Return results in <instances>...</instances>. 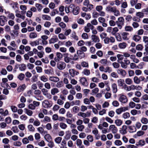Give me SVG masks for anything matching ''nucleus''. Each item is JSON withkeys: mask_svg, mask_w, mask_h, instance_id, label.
I'll use <instances>...</instances> for the list:
<instances>
[{"mask_svg": "<svg viewBox=\"0 0 148 148\" xmlns=\"http://www.w3.org/2000/svg\"><path fill=\"white\" fill-rule=\"evenodd\" d=\"M66 66V64L63 62L59 61L57 63V68L60 70H62L64 69Z\"/></svg>", "mask_w": 148, "mask_h": 148, "instance_id": "nucleus-1", "label": "nucleus"}, {"mask_svg": "<svg viewBox=\"0 0 148 148\" xmlns=\"http://www.w3.org/2000/svg\"><path fill=\"white\" fill-rule=\"evenodd\" d=\"M119 100L122 103H125L127 102L128 99L127 97L125 95L120 94L119 96Z\"/></svg>", "mask_w": 148, "mask_h": 148, "instance_id": "nucleus-2", "label": "nucleus"}, {"mask_svg": "<svg viewBox=\"0 0 148 148\" xmlns=\"http://www.w3.org/2000/svg\"><path fill=\"white\" fill-rule=\"evenodd\" d=\"M42 106L43 107L45 108H50L52 106V104L50 103L47 100H45L42 102Z\"/></svg>", "mask_w": 148, "mask_h": 148, "instance_id": "nucleus-3", "label": "nucleus"}, {"mask_svg": "<svg viewBox=\"0 0 148 148\" xmlns=\"http://www.w3.org/2000/svg\"><path fill=\"white\" fill-rule=\"evenodd\" d=\"M109 130L113 134L116 133L118 131L117 127L114 125H110L109 126Z\"/></svg>", "mask_w": 148, "mask_h": 148, "instance_id": "nucleus-4", "label": "nucleus"}, {"mask_svg": "<svg viewBox=\"0 0 148 148\" xmlns=\"http://www.w3.org/2000/svg\"><path fill=\"white\" fill-rule=\"evenodd\" d=\"M79 82L81 84L84 86L86 87L88 85L87 81L85 77H81L79 80Z\"/></svg>", "mask_w": 148, "mask_h": 148, "instance_id": "nucleus-5", "label": "nucleus"}, {"mask_svg": "<svg viewBox=\"0 0 148 148\" xmlns=\"http://www.w3.org/2000/svg\"><path fill=\"white\" fill-rule=\"evenodd\" d=\"M69 72L70 75L72 77H74L75 75H77L79 74L78 71H76L73 69H69Z\"/></svg>", "mask_w": 148, "mask_h": 148, "instance_id": "nucleus-6", "label": "nucleus"}, {"mask_svg": "<svg viewBox=\"0 0 148 148\" xmlns=\"http://www.w3.org/2000/svg\"><path fill=\"white\" fill-rule=\"evenodd\" d=\"M117 72L118 74L123 77H125L126 74V71L121 69H118L117 70Z\"/></svg>", "mask_w": 148, "mask_h": 148, "instance_id": "nucleus-7", "label": "nucleus"}, {"mask_svg": "<svg viewBox=\"0 0 148 148\" xmlns=\"http://www.w3.org/2000/svg\"><path fill=\"white\" fill-rule=\"evenodd\" d=\"M125 81L123 79H119L117 80V83L119 87H123L124 86V85L126 84L124 83Z\"/></svg>", "mask_w": 148, "mask_h": 148, "instance_id": "nucleus-8", "label": "nucleus"}, {"mask_svg": "<svg viewBox=\"0 0 148 148\" xmlns=\"http://www.w3.org/2000/svg\"><path fill=\"white\" fill-rule=\"evenodd\" d=\"M127 127L125 125H123L122 126L121 130H119V132L121 134H125L127 133Z\"/></svg>", "mask_w": 148, "mask_h": 148, "instance_id": "nucleus-9", "label": "nucleus"}, {"mask_svg": "<svg viewBox=\"0 0 148 148\" xmlns=\"http://www.w3.org/2000/svg\"><path fill=\"white\" fill-rule=\"evenodd\" d=\"M118 21H116L117 25L119 29H121L123 24L124 19H118Z\"/></svg>", "mask_w": 148, "mask_h": 148, "instance_id": "nucleus-10", "label": "nucleus"}, {"mask_svg": "<svg viewBox=\"0 0 148 148\" xmlns=\"http://www.w3.org/2000/svg\"><path fill=\"white\" fill-rule=\"evenodd\" d=\"M92 41L95 42H99L100 41L99 37L95 35H92L91 36Z\"/></svg>", "mask_w": 148, "mask_h": 148, "instance_id": "nucleus-11", "label": "nucleus"}, {"mask_svg": "<svg viewBox=\"0 0 148 148\" xmlns=\"http://www.w3.org/2000/svg\"><path fill=\"white\" fill-rule=\"evenodd\" d=\"M111 88L113 93H116L117 91V87L116 84L113 83L111 85Z\"/></svg>", "mask_w": 148, "mask_h": 148, "instance_id": "nucleus-12", "label": "nucleus"}, {"mask_svg": "<svg viewBox=\"0 0 148 148\" xmlns=\"http://www.w3.org/2000/svg\"><path fill=\"white\" fill-rule=\"evenodd\" d=\"M50 81L54 82H57L59 81V78L57 77L51 76L49 77Z\"/></svg>", "mask_w": 148, "mask_h": 148, "instance_id": "nucleus-13", "label": "nucleus"}, {"mask_svg": "<svg viewBox=\"0 0 148 148\" xmlns=\"http://www.w3.org/2000/svg\"><path fill=\"white\" fill-rule=\"evenodd\" d=\"M130 59L132 60L133 62L136 63H138L140 62L139 60L136 58L134 55H131Z\"/></svg>", "mask_w": 148, "mask_h": 148, "instance_id": "nucleus-14", "label": "nucleus"}, {"mask_svg": "<svg viewBox=\"0 0 148 148\" xmlns=\"http://www.w3.org/2000/svg\"><path fill=\"white\" fill-rule=\"evenodd\" d=\"M64 86V84L62 81H60L57 82L55 86L57 88H60L63 87Z\"/></svg>", "mask_w": 148, "mask_h": 148, "instance_id": "nucleus-15", "label": "nucleus"}, {"mask_svg": "<svg viewBox=\"0 0 148 148\" xmlns=\"http://www.w3.org/2000/svg\"><path fill=\"white\" fill-rule=\"evenodd\" d=\"M59 92L58 89L56 87H54L51 89V93L52 95H55L56 94Z\"/></svg>", "mask_w": 148, "mask_h": 148, "instance_id": "nucleus-16", "label": "nucleus"}, {"mask_svg": "<svg viewBox=\"0 0 148 148\" xmlns=\"http://www.w3.org/2000/svg\"><path fill=\"white\" fill-rule=\"evenodd\" d=\"M129 34L128 33L124 32L122 33L121 35L122 38L124 40H127L129 39L128 37V36Z\"/></svg>", "mask_w": 148, "mask_h": 148, "instance_id": "nucleus-17", "label": "nucleus"}, {"mask_svg": "<svg viewBox=\"0 0 148 148\" xmlns=\"http://www.w3.org/2000/svg\"><path fill=\"white\" fill-rule=\"evenodd\" d=\"M81 15L82 17L85 18H90L91 15L90 14H86L85 12H81Z\"/></svg>", "mask_w": 148, "mask_h": 148, "instance_id": "nucleus-18", "label": "nucleus"}, {"mask_svg": "<svg viewBox=\"0 0 148 148\" xmlns=\"http://www.w3.org/2000/svg\"><path fill=\"white\" fill-rule=\"evenodd\" d=\"M77 53L81 59L84 58L85 56V53L80 50H77Z\"/></svg>", "mask_w": 148, "mask_h": 148, "instance_id": "nucleus-19", "label": "nucleus"}, {"mask_svg": "<svg viewBox=\"0 0 148 148\" xmlns=\"http://www.w3.org/2000/svg\"><path fill=\"white\" fill-rule=\"evenodd\" d=\"M19 69L20 71H25L26 69V65L24 64H21L19 65Z\"/></svg>", "mask_w": 148, "mask_h": 148, "instance_id": "nucleus-20", "label": "nucleus"}, {"mask_svg": "<svg viewBox=\"0 0 148 148\" xmlns=\"http://www.w3.org/2000/svg\"><path fill=\"white\" fill-rule=\"evenodd\" d=\"M26 88V86L25 84L21 85L17 89L18 92H20L23 91Z\"/></svg>", "mask_w": 148, "mask_h": 148, "instance_id": "nucleus-21", "label": "nucleus"}, {"mask_svg": "<svg viewBox=\"0 0 148 148\" xmlns=\"http://www.w3.org/2000/svg\"><path fill=\"white\" fill-rule=\"evenodd\" d=\"M40 40V39H38L37 40L34 41L30 43V45L32 46H36L39 45V41Z\"/></svg>", "mask_w": 148, "mask_h": 148, "instance_id": "nucleus-22", "label": "nucleus"}, {"mask_svg": "<svg viewBox=\"0 0 148 148\" xmlns=\"http://www.w3.org/2000/svg\"><path fill=\"white\" fill-rule=\"evenodd\" d=\"M5 14L8 18H14V15L12 13H10L9 12H5Z\"/></svg>", "mask_w": 148, "mask_h": 148, "instance_id": "nucleus-23", "label": "nucleus"}, {"mask_svg": "<svg viewBox=\"0 0 148 148\" xmlns=\"http://www.w3.org/2000/svg\"><path fill=\"white\" fill-rule=\"evenodd\" d=\"M40 80L43 82H46L48 81V79L46 76L42 75L39 77Z\"/></svg>", "mask_w": 148, "mask_h": 148, "instance_id": "nucleus-24", "label": "nucleus"}, {"mask_svg": "<svg viewBox=\"0 0 148 148\" xmlns=\"http://www.w3.org/2000/svg\"><path fill=\"white\" fill-rule=\"evenodd\" d=\"M145 144V142L143 140H140L136 143V145L137 146H143Z\"/></svg>", "mask_w": 148, "mask_h": 148, "instance_id": "nucleus-25", "label": "nucleus"}, {"mask_svg": "<svg viewBox=\"0 0 148 148\" xmlns=\"http://www.w3.org/2000/svg\"><path fill=\"white\" fill-rule=\"evenodd\" d=\"M71 37L76 40H78V37L77 36L76 33L75 32H72L71 35Z\"/></svg>", "mask_w": 148, "mask_h": 148, "instance_id": "nucleus-26", "label": "nucleus"}, {"mask_svg": "<svg viewBox=\"0 0 148 148\" xmlns=\"http://www.w3.org/2000/svg\"><path fill=\"white\" fill-rule=\"evenodd\" d=\"M58 38L56 36L55 38H52L49 40V43L51 44L54 43L55 42L58 41Z\"/></svg>", "mask_w": 148, "mask_h": 148, "instance_id": "nucleus-27", "label": "nucleus"}, {"mask_svg": "<svg viewBox=\"0 0 148 148\" xmlns=\"http://www.w3.org/2000/svg\"><path fill=\"white\" fill-rule=\"evenodd\" d=\"M35 6L39 12L41 11L43 8L42 5L39 3H36L35 4Z\"/></svg>", "mask_w": 148, "mask_h": 148, "instance_id": "nucleus-28", "label": "nucleus"}, {"mask_svg": "<svg viewBox=\"0 0 148 148\" xmlns=\"http://www.w3.org/2000/svg\"><path fill=\"white\" fill-rule=\"evenodd\" d=\"M100 62L103 65L106 66L108 65V62L107 59H102L100 60Z\"/></svg>", "mask_w": 148, "mask_h": 148, "instance_id": "nucleus-29", "label": "nucleus"}, {"mask_svg": "<svg viewBox=\"0 0 148 148\" xmlns=\"http://www.w3.org/2000/svg\"><path fill=\"white\" fill-rule=\"evenodd\" d=\"M128 128L131 133L135 132L136 131V127L134 126H129L128 127Z\"/></svg>", "mask_w": 148, "mask_h": 148, "instance_id": "nucleus-30", "label": "nucleus"}, {"mask_svg": "<svg viewBox=\"0 0 148 148\" xmlns=\"http://www.w3.org/2000/svg\"><path fill=\"white\" fill-rule=\"evenodd\" d=\"M82 73L86 76H88L90 74V70L87 69H84L82 72Z\"/></svg>", "mask_w": 148, "mask_h": 148, "instance_id": "nucleus-31", "label": "nucleus"}, {"mask_svg": "<svg viewBox=\"0 0 148 148\" xmlns=\"http://www.w3.org/2000/svg\"><path fill=\"white\" fill-rule=\"evenodd\" d=\"M122 121L120 119H117L115 121V123L118 126H120L122 124Z\"/></svg>", "mask_w": 148, "mask_h": 148, "instance_id": "nucleus-32", "label": "nucleus"}, {"mask_svg": "<svg viewBox=\"0 0 148 148\" xmlns=\"http://www.w3.org/2000/svg\"><path fill=\"white\" fill-rule=\"evenodd\" d=\"M133 80L135 84H138L140 83L139 78L136 76H135L134 77Z\"/></svg>", "mask_w": 148, "mask_h": 148, "instance_id": "nucleus-33", "label": "nucleus"}, {"mask_svg": "<svg viewBox=\"0 0 148 148\" xmlns=\"http://www.w3.org/2000/svg\"><path fill=\"white\" fill-rule=\"evenodd\" d=\"M44 138L47 142H49L52 140V138L49 134H46Z\"/></svg>", "mask_w": 148, "mask_h": 148, "instance_id": "nucleus-34", "label": "nucleus"}, {"mask_svg": "<svg viewBox=\"0 0 148 148\" xmlns=\"http://www.w3.org/2000/svg\"><path fill=\"white\" fill-rule=\"evenodd\" d=\"M140 122L143 124H147L148 123V119L145 117H143L141 119Z\"/></svg>", "mask_w": 148, "mask_h": 148, "instance_id": "nucleus-35", "label": "nucleus"}, {"mask_svg": "<svg viewBox=\"0 0 148 148\" xmlns=\"http://www.w3.org/2000/svg\"><path fill=\"white\" fill-rule=\"evenodd\" d=\"M37 34L34 32H32L30 33L29 37L31 38H34L37 37Z\"/></svg>", "mask_w": 148, "mask_h": 148, "instance_id": "nucleus-36", "label": "nucleus"}, {"mask_svg": "<svg viewBox=\"0 0 148 148\" xmlns=\"http://www.w3.org/2000/svg\"><path fill=\"white\" fill-rule=\"evenodd\" d=\"M125 82L127 85H130L133 83L132 79L130 78H127L125 79Z\"/></svg>", "mask_w": 148, "mask_h": 148, "instance_id": "nucleus-37", "label": "nucleus"}, {"mask_svg": "<svg viewBox=\"0 0 148 148\" xmlns=\"http://www.w3.org/2000/svg\"><path fill=\"white\" fill-rule=\"evenodd\" d=\"M79 7L78 6L76 7L72 12L73 14L75 15L77 14L79 12Z\"/></svg>", "mask_w": 148, "mask_h": 148, "instance_id": "nucleus-38", "label": "nucleus"}, {"mask_svg": "<svg viewBox=\"0 0 148 148\" xmlns=\"http://www.w3.org/2000/svg\"><path fill=\"white\" fill-rule=\"evenodd\" d=\"M62 140V138L60 137H58L54 139L55 143L58 144L60 143Z\"/></svg>", "mask_w": 148, "mask_h": 148, "instance_id": "nucleus-39", "label": "nucleus"}, {"mask_svg": "<svg viewBox=\"0 0 148 148\" xmlns=\"http://www.w3.org/2000/svg\"><path fill=\"white\" fill-rule=\"evenodd\" d=\"M136 63L134 62H132L130 63V68L133 69L134 68H138V66H137L136 64H135Z\"/></svg>", "mask_w": 148, "mask_h": 148, "instance_id": "nucleus-40", "label": "nucleus"}, {"mask_svg": "<svg viewBox=\"0 0 148 148\" xmlns=\"http://www.w3.org/2000/svg\"><path fill=\"white\" fill-rule=\"evenodd\" d=\"M133 39L135 41L138 42L141 39V37L138 35H135L134 36Z\"/></svg>", "mask_w": 148, "mask_h": 148, "instance_id": "nucleus-41", "label": "nucleus"}, {"mask_svg": "<svg viewBox=\"0 0 148 148\" xmlns=\"http://www.w3.org/2000/svg\"><path fill=\"white\" fill-rule=\"evenodd\" d=\"M25 110V113L27 115L29 116H31L33 114V112L30 110H29L26 108L24 109Z\"/></svg>", "mask_w": 148, "mask_h": 148, "instance_id": "nucleus-42", "label": "nucleus"}, {"mask_svg": "<svg viewBox=\"0 0 148 148\" xmlns=\"http://www.w3.org/2000/svg\"><path fill=\"white\" fill-rule=\"evenodd\" d=\"M130 117V114L129 113L126 112L123 114L122 115L123 118L124 119H127Z\"/></svg>", "mask_w": 148, "mask_h": 148, "instance_id": "nucleus-43", "label": "nucleus"}, {"mask_svg": "<svg viewBox=\"0 0 148 148\" xmlns=\"http://www.w3.org/2000/svg\"><path fill=\"white\" fill-rule=\"evenodd\" d=\"M50 121V118L48 116H46L44 117V119L42 120V122L44 123L45 122H49Z\"/></svg>", "mask_w": 148, "mask_h": 148, "instance_id": "nucleus-44", "label": "nucleus"}, {"mask_svg": "<svg viewBox=\"0 0 148 148\" xmlns=\"http://www.w3.org/2000/svg\"><path fill=\"white\" fill-rule=\"evenodd\" d=\"M25 77V75L23 73H21L18 75V78L20 80L22 81L24 79Z\"/></svg>", "mask_w": 148, "mask_h": 148, "instance_id": "nucleus-45", "label": "nucleus"}, {"mask_svg": "<svg viewBox=\"0 0 148 148\" xmlns=\"http://www.w3.org/2000/svg\"><path fill=\"white\" fill-rule=\"evenodd\" d=\"M60 126L61 128L63 129H65L67 127V125L64 123H60Z\"/></svg>", "mask_w": 148, "mask_h": 148, "instance_id": "nucleus-46", "label": "nucleus"}, {"mask_svg": "<svg viewBox=\"0 0 148 148\" xmlns=\"http://www.w3.org/2000/svg\"><path fill=\"white\" fill-rule=\"evenodd\" d=\"M95 9L98 12H99L103 10V7L102 5H99L96 6Z\"/></svg>", "mask_w": 148, "mask_h": 148, "instance_id": "nucleus-47", "label": "nucleus"}, {"mask_svg": "<svg viewBox=\"0 0 148 148\" xmlns=\"http://www.w3.org/2000/svg\"><path fill=\"white\" fill-rule=\"evenodd\" d=\"M114 144L116 146H119L122 145V143L120 140H117L115 141Z\"/></svg>", "mask_w": 148, "mask_h": 148, "instance_id": "nucleus-48", "label": "nucleus"}, {"mask_svg": "<svg viewBox=\"0 0 148 148\" xmlns=\"http://www.w3.org/2000/svg\"><path fill=\"white\" fill-rule=\"evenodd\" d=\"M143 41L146 44L145 45H148V37L147 36H144L143 37Z\"/></svg>", "mask_w": 148, "mask_h": 148, "instance_id": "nucleus-49", "label": "nucleus"}, {"mask_svg": "<svg viewBox=\"0 0 148 148\" xmlns=\"http://www.w3.org/2000/svg\"><path fill=\"white\" fill-rule=\"evenodd\" d=\"M136 15L139 18H142L144 16V14L142 12H138L136 13Z\"/></svg>", "mask_w": 148, "mask_h": 148, "instance_id": "nucleus-50", "label": "nucleus"}, {"mask_svg": "<svg viewBox=\"0 0 148 148\" xmlns=\"http://www.w3.org/2000/svg\"><path fill=\"white\" fill-rule=\"evenodd\" d=\"M44 86L45 88L49 90L51 88V85L48 82H46L44 84Z\"/></svg>", "mask_w": 148, "mask_h": 148, "instance_id": "nucleus-51", "label": "nucleus"}, {"mask_svg": "<svg viewBox=\"0 0 148 148\" xmlns=\"http://www.w3.org/2000/svg\"><path fill=\"white\" fill-rule=\"evenodd\" d=\"M112 71V69L111 67L109 66H106L104 72L110 73Z\"/></svg>", "mask_w": 148, "mask_h": 148, "instance_id": "nucleus-52", "label": "nucleus"}, {"mask_svg": "<svg viewBox=\"0 0 148 148\" xmlns=\"http://www.w3.org/2000/svg\"><path fill=\"white\" fill-rule=\"evenodd\" d=\"M58 38L61 40H65L66 39V37L65 36L64 34L61 33L59 34L58 36Z\"/></svg>", "mask_w": 148, "mask_h": 148, "instance_id": "nucleus-53", "label": "nucleus"}, {"mask_svg": "<svg viewBox=\"0 0 148 148\" xmlns=\"http://www.w3.org/2000/svg\"><path fill=\"white\" fill-rule=\"evenodd\" d=\"M118 29L117 27H114L112 28V31L111 32V34L113 35H115L116 33L118 32Z\"/></svg>", "mask_w": 148, "mask_h": 148, "instance_id": "nucleus-54", "label": "nucleus"}, {"mask_svg": "<svg viewBox=\"0 0 148 148\" xmlns=\"http://www.w3.org/2000/svg\"><path fill=\"white\" fill-rule=\"evenodd\" d=\"M86 139L90 142H92L93 141V137L91 135L88 136L87 137Z\"/></svg>", "mask_w": 148, "mask_h": 148, "instance_id": "nucleus-55", "label": "nucleus"}, {"mask_svg": "<svg viewBox=\"0 0 148 148\" xmlns=\"http://www.w3.org/2000/svg\"><path fill=\"white\" fill-rule=\"evenodd\" d=\"M27 128L28 130L31 132H34L35 130V128L32 125H28Z\"/></svg>", "mask_w": 148, "mask_h": 148, "instance_id": "nucleus-56", "label": "nucleus"}, {"mask_svg": "<svg viewBox=\"0 0 148 148\" xmlns=\"http://www.w3.org/2000/svg\"><path fill=\"white\" fill-rule=\"evenodd\" d=\"M119 47L121 49L125 48L126 47V44L125 43H120L119 45Z\"/></svg>", "mask_w": 148, "mask_h": 148, "instance_id": "nucleus-57", "label": "nucleus"}, {"mask_svg": "<svg viewBox=\"0 0 148 148\" xmlns=\"http://www.w3.org/2000/svg\"><path fill=\"white\" fill-rule=\"evenodd\" d=\"M125 30L127 32H131L133 30V28L130 26H127L125 28Z\"/></svg>", "mask_w": 148, "mask_h": 148, "instance_id": "nucleus-58", "label": "nucleus"}, {"mask_svg": "<svg viewBox=\"0 0 148 148\" xmlns=\"http://www.w3.org/2000/svg\"><path fill=\"white\" fill-rule=\"evenodd\" d=\"M78 115L79 116H81L84 118H85L87 117V114L86 113L83 112H79L78 114Z\"/></svg>", "mask_w": 148, "mask_h": 148, "instance_id": "nucleus-59", "label": "nucleus"}, {"mask_svg": "<svg viewBox=\"0 0 148 148\" xmlns=\"http://www.w3.org/2000/svg\"><path fill=\"white\" fill-rule=\"evenodd\" d=\"M37 72L39 73H41L42 72V69L41 66H37L36 68Z\"/></svg>", "mask_w": 148, "mask_h": 148, "instance_id": "nucleus-60", "label": "nucleus"}, {"mask_svg": "<svg viewBox=\"0 0 148 148\" xmlns=\"http://www.w3.org/2000/svg\"><path fill=\"white\" fill-rule=\"evenodd\" d=\"M72 109L73 112L75 113H77L79 111V108L77 106L74 107Z\"/></svg>", "mask_w": 148, "mask_h": 148, "instance_id": "nucleus-61", "label": "nucleus"}, {"mask_svg": "<svg viewBox=\"0 0 148 148\" xmlns=\"http://www.w3.org/2000/svg\"><path fill=\"white\" fill-rule=\"evenodd\" d=\"M37 130L41 134L43 133L45 134V132L44 131V129L42 127H40L38 128Z\"/></svg>", "mask_w": 148, "mask_h": 148, "instance_id": "nucleus-62", "label": "nucleus"}, {"mask_svg": "<svg viewBox=\"0 0 148 148\" xmlns=\"http://www.w3.org/2000/svg\"><path fill=\"white\" fill-rule=\"evenodd\" d=\"M135 125V127H136V128L139 129L141 126V124L140 122L138 121L136 122Z\"/></svg>", "mask_w": 148, "mask_h": 148, "instance_id": "nucleus-63", "label": "nucleus"}, {"mask_svg": "<svg viewBox=\"0 0 148 148\" xmlns=\"http://www.w3.org/2000/svg\"><path fill=\"white\" fill-rule=\"evenodd\" d=\"M120 63L121 64V66L122 68L124 69H126L127 68V65L125 62L121 61L120 62Z\"/></svg>", "mask_w": 148, "mask_h": 148, "instance_id": "nucleus-64", "label": "nucleus"}]
</instances>
